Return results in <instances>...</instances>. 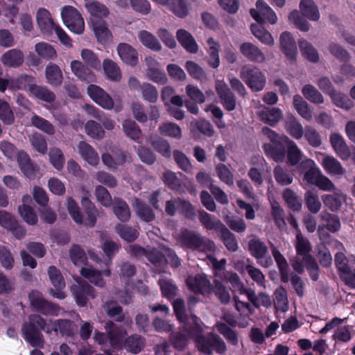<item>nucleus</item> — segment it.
<instances>
[{"label":"nucleus","mask_w":355,"mask_h":355,"mask_svg":"<svg viewBox=\"0 0 355 355\" xmlns=\"http://www.w3.org/2000/svg\"><path fill=\"white\" fill-rule=\"evenodd\" d=\"M272 253L274 259L280 270V272L282 274V279L284 282H287L288 280V266L286 259L279 252V250H277L275 247H272Z\"/></svg>","instance_id":"nucleus-60"},{"label":"nucleus","mask_w":355,"mask_h":355,"mask_svg":"<svg viewBox=\"0 0 355 355\" xmlns=\"http://www.w3.org/2000/svg\"><path fill=\"white\" fill-rule=\"evenodd\" d=\"M285 129L286 132L295 139H300L303 137V127L294 117H290L286 119Z\"/></svg>","instance_id":"nucleus-50"},{"label":"nucleus","mask_w":355,"mask_h":355,"mask_svg":"<svg viewBox=\"0 0 355 355\" xmlns=\"http://www.w3.org/2000/svg\"><path fill=\"white\" fill-rule=\"evenodd\" d=\"M113 211L117 218L121 221H127L130 217L128 206L123 200H114Z\"/></svg>","instance_id":"nucleus-56"},{"label":"nucleus","mask_w":355,"mask_h":355,"mask_svg":"<svg viewBox=\"0 0 355 355\" xmlns=\"http://www.w3.org/2000/svg\"><path fill=\"white\" fill-rule=\"evenodd\" d=\"M32 201L30 196H24L22 198V205L19 207V213L23 220L29 225H34L37 221V217L28 204Z\"/></svg>","instance_id":"nucleus-37"},{"label":"nucleus","mask_w":355,"mask_h":355,"mask_svg":"<svg viewBox=\"0 0 355 355\" xmlns=\"http://www.w3.org/2000/svg\"><path fill=\"white\" fill-rule=\"evenodd\" d=\"M293 245L296 250V257L292 261L293 269L297 272H302L304 267L309 271L313 280L318 277V266L310 252L312 250L309 241L302 235L300 230L296 232Z\"/></svg>","instance_id":"nucleus-3"},{"label":"nucleus","mask_w":355,"mask_h":355,"mask_svg":"<svg viewBox=\"0 0 355 355\" xmlns=\"http://www.w3.org/2000/svg\"><path fill=\"white\" fill-rule=\"evenodd\" d=\"M240 77L254 92L261 91L265 87V75L259 69L252 65L246 64L242 67L240 72Z\"/></svg>","instance_id":"nucleus-10"},{"label":"nucleus","mask_w":355,"mask_h":355,"mask_svg":"<svg viewBox=\"0 0 355 355\" xmlns=\"http://www.w3.org/2000/svg\"><path fill=\"white\" fill-rule=\"evenodd\" d=\"M35 51L40 57L46 60H51L56 57V51L55 49L46 42H39L36 44Z\"/></svg>","instance_id":"nucleus-59"},{"label":"nucleus","mask_w":355,"mask_h":355,"mask_svg":"<svg viewBox=\"0 0 355 355\" xmlns=\"http://www.w3.org/2000/svg\"><path fill=\"white\" fill-rule=\"evenodd\" d=\"M176 210L180 211L187 216H191L193 215V209L189 202L182 200L167 201L166 211L170 215H173Z\"/></svg>","instance_id":"nucleus-41"},{"label":"nucleus","mask_w":355,"mask_h":355,"mask_svg":"<svg viewBox=\"0 0 355 355\" xmlns=\"http://www.w3.org/2000/svg\"><path fill=\"white\" fill-rule=\"evenodd\" d=\"M202 330H204L203 324ZM202 331H203L198 332L197 329H196L191 334V336L195 338L196 345L199 351L208 355L212 354L213 349L219 354H223L226 352V344L220 337L214 333H210L208 334L207 337H205L201 335Z\"/></svg>","instance_id":"nucleus-7"},{"label":"nucleus","mask_w":355,"mask_h":355,"mask_svg":"<svg viewBox=\"0 0 355 355\" xmlns=\"http://www.w3.org/2000/svg\"><path fill=\"white\" fill-rule=\"evenodd\" d=\"M245 295L248 300L251 301L256 307L262 306L266 308H268L272 304L270 296L263 293H260L257 296H256L253 291L248 290V291H245Z\"/></svg>","instance_id":"nucleus-51"},{"label":"nucleus","mask_w":355,"mask_h":355,"mask_svg":"<svg viewBox=\"0 0 355 355\" xmlns=\"http://www.w3.org/2000/svg\"><path fill=\"white\" fill-rule=\"evenodd\" d=\"M103 68L108 79L112 81H119L121 79L120 68L113 60L105 59L103 62Z\"/></svg>","instance_id":"nucleus-47"},{"label":"nucleus","mask_w":355,"mask_h":355,"mask_svg":"<svg viewBox=\"0 0 355 355\" xmlns=\"http://www.w3.org/2000/svg\"><path fill=\"white\" fill-rule=\"evenodd\" d=\"M239 51L245 58L252 62L263 63L266 61L265 54L257 46L251 42L242 43L239 46Z\"/></svg>","instance_id":"nucleus-24"},{"label":"nucleus","mask_w":355,"mask_h":355,"mask_svg":"<svg viewBox=\"0 0 355 355\" xmlns=\"http://www.w3.org/2000/svg\"><path fill=\"white\" fill-rule=\"evenodd\" d=\"M49 159L51 164L57 170L63 168L65 158L62 151L58 148H52L49 153Z\"/></svg>","instance_id":"nucleus-53"},{"label":"nucleus","mask_w":355,"mask_h":355,"mask_svg":"<svg viewBox=\"0 0 355 355\" xmlns=\"http://www.w3.org/2000/svg\"><path fill=\"white\" fill-rule=\"evenodd\" d=\"M293 106L297 113L304 119L310 121L312 119V112L308 103L300 95L293 96Z\"/></svg>","instance_id":"nucleus-48"},{"label":"nucleus","mask_w":355,"mask_h":355,"mask_svg":"<svg viewBox=\"0 0 355 355\" xmlns=\"http://www.w3.org/2000/svg\"><path fill=\"white\" fill-rule=\"evenodd\" d=\"M251 31L252 34L257 37L262 44L268 46H273L275 40L270 32L266 31L260 24H252Z\"/></svg>","instance_id":"nucleus-45"},{"label":"nucleus","mask_w":355,"mask_h":355,"mask_svg":"<svg viewBox=\"0 0 355 355\" xmlns=\"http://www.w3.org/2000/svg\"><path fill=\"white\" fill-rule=\"evenodd\" d=\"M215 328L225 337L229 343L234 346L238 345L239 338L237 334L227 324L218 322L215 325Z\"/></svg>","instance_id":"nucleus-55"},{"label":"nucleus","mask_w":355,"mask_h":355,"mask_svg":"<svg viewBox=\"0 0 355 355\" xmlns=\"http://www.w3.org/2000/svg\"><path fill=\"white\" fill-rule=\"evenodd\" d=\"M85 132L93 139H101L105 135L102 126L97 122L90 120L85 125Z\"/></svg>","instance_id":"nucleus-62"},{"label":"nucleus","mask_w":355,"mask_h":355,"mask_svg":"<svg viewBox=\"0 0 355 355\" xmlns=\"http://www.w3.org/2000/svg\"><path fill=\"white\" fill-rule=\"evenodd\" d=\"M35 79L31 76L22 75L17 78H0V91L3 92L6 89H24L28 92L35 85Z\"/></svg>","instance_id":"nucleus-16"},{"label":"nucleus","mask_w":355,"mask_h":355,"mask_svg":"<svg viewBox=\"0 0 355 355\" xmlns=\"http://www.w3.org/2000/svg\"><path fill=\"white\" fill-rule=\"evenodd\" d=\"M41 329L47 333L59 331L62 334L69 335L72 333L73 324L70 321L63 320L46 322L40 315H33L23 327L24 339L33 347H42L44 342L40 331Z\"/></svg>","instance_id":"nucleus-1"},{"label":"nucleus","mask_w":355,"mask_h":355,"mask_svg":"<svg viewBox=\"0 0 355 355\" xmlns=\"http://www.w3.org/2000/svg\"><path fill=\"white\" fill-rule=\"evenodd\" d=\"M81 157L89 165L96 166L99 164V156L95 149L88 143L81 141L77 146Z\"/></svg>","instance_id":"nucleus-30"},{"label":"nucleus","mask_w":355,"mask_h":355,"mask_svg":"<svg viewBox=\"0 0 355 355\" xmlns=\"http://www.w3.org/2000/svg\"><path fill=\"white\" fill-rule=\"evenodd\" d=\"M76 284L71 286V290L79 306H83L87 304L88 297H94V289L86 282L76 279Z\"/></svg>","instance_id":"nucleus-21"},{"label":"nucleus","mask_w":355,"mask_h":355,"mask_svg":"<svg viewBox=\"0 0 355 355\" xmlns=\"http://www.w3.org/2000/svg\"><path fill=\"white\" fill-rule=\"evenodd\" d=\"M186 282L188 288L195 293L205 295L211 291L209 282L204 275L190 276L187 279Z\"/></svg>","instance_id":"nucleus-27"},{"label":"nucleus","mask_w":355,"mask_h":355,"mask_svg":"<svg viewBox=\"0 0 355 355\" xmlns=\"http://www.w3.org/2000/svg\"><path fill=\"white\" fill-rule=\"evenodd\" d=\"M300 166L303 168H307V171L304 175V180L309 184H314L322 174V171L317 166L315 162L311 159H306L303 160Z\"/></svg>","instance_id":"nucleus-33"},{"label":"nucleus","mask_w":355,"mask_h":355,"mask_svg":"<svg viewBox=\"0 0 355 355\" xmlns=\"http://www.w3.org/2000/svg\"><path fill=\"white\" fill-rule=\"evenodd\" d=\"M87 11L90 15L89 23L92 21H103L102 19L106 18L110 14L108 8L103 3L96 1L92 0L84 4Z\"/></svg>","instance_id":"nucleus-25"},{"label":"nucleus","mask_w":355,"mask_h":355,"mask_svg":"<svg viewBox=\"0 0 355 355\" xmlns=\"http://www.w3.org/2000/svg\"><path fill=\"white\" fill-rule=\"evenodd\" d=\"M248 245L251 254L258 260L260 265L268 268L272 264V259L265 257L268 252V248L262 241L253 239L249 241Z\"/></svg>","instance_id":"nucleus-23"},{"label":"nucleus","mask_w":355,"mask_h":355,"mask_svg":"<svg viewBox=\"0 0 355 355\" xmlns=\"http://www.w3.org/2000/svg\"><path fill=\"white\" fill-rule=\"evenodd\" d=\"M45 76L47 83L53 86H58L62 82V72L60 68L54 63H49L46 65Z\"/></svg>","instance_id":"nucleus-43"},{"label":"nucleus","mask_w":355,"mask_h":355,"mask_svg":"<svg viewBox=\"0 0 355 355\" xmlns=\"http://www.w3.org/2000/svg\"><path fill=\"white\" fill-rule=\"evenodd\" d=\"M117 53L121 60L130 66H135L138 62L137 50L127 43H120L116 48Z\"/></svg>","instance_id":"nucleus-29"},{"label":"nucleus","mask_w":355,"mask_h":355,"mask_svg":"<svg viewBox=\"0 0 355 355\" xmlns=\"http://www.w3.org/2000/svg\"><path fill=\"white\" fill-rule=\"evenodd\" d=\"M299 8L302 16L297 10H294L289 13L288 21L299 30L306 32L311 25L304 17L313 21H318L320 17L319 8L313 0H300Z\"/></svg>","instance_id":"nucleus-5"},{"label":"nucleus","mask_w":355,"mask_h":355,"mask_svg":"<svg viewBox=\"0 0 355 355\" xmlns=\"http://www.w3.org/2000/svg\"><path fill=\"white\" fill-rule=\"evenodd\" d=\"M279 44L281 50L286 57L291 60H295L297 54V49L295 39L289 32L284 31L281 33Z\"/></svg>","instance_id":"nucleus-26"},{"label":"nucleus","mask_w":355,"mask_h":355,"mask_svg":"<svg viewBox=\"0 0 355 355\" xmlns=\"http://www.w3.org/2000/svg\"><path fill=\"white\" fill-rule=\"evenodd\" d=\"M130 250L132 253L136 256L146 254L148 259L154 264L168 263L173 267H178L180 264L178 257L168 248H162L161 251L153 250L148 252L137 246H131Z\"/></svg>","instance_id":"nucleus-9"},{"label":"nucleus","mask_w":355,"mask_h":355,"mask_svg":"<svg viewBox=\"0 0 355 355\" xmlns=\"http://www.w3.org/2000/svg\"><path fill=\"white\" fill-rule=\"evenodd\" d=\"M1 61L7 67H17L23 63L24 54L20 50L11 49L2 55Z\"/></svg>","instance_id":"nucleus-42"},{"label":"nucleus","mask_w":355,"mask_h":355,"mask_svg":"<svg viewBox=\"0 0 355 355\" xmlns=\"http://www.w3.org/2000/svg\"><path fill=\"white\" fill-rule=\"evenodd\" d=\"M87 94L92 101L105 110H110L114 107L116 112H119L121 110V105L116 104L114 107L112 98L104 89L97 85H90L88 86Z\"/></svg>","instance_id":"nucleus-14"},{"label":"nucleus","mask_w":355,"mask_h":355,"mask_svg":"<svg viewBox=\"0 0 355 355\" xmlns=\"http://www.w3.org/2000/svg\"><path fill=\"white\" fill-rule=\"evenodd\" d=\"M17 159L21 172L29 178H33L35 176V168L28 155L24 152H19L17 155Z\"/></svg>","instance_id":"nucleus-46"},{"label":"nucleus","mask_w":355,"mask_h":355,"mask_svg":"<svg viewBox=\"0 0 355 355\" xmlns=\"http://www.w3.org/2000/svg\"><path fill=\"white\" fill-rule=\"evenodd\" d=\"M181 245L186 248L198 249L206 252L214 250L215 245L209 240H205L198 234L184 231L180 237Z\"/></svg>","instance_id":"nucleus-12"},{"label":"nucleus","mask_w":355,"mask_h":355,"mask_svg":"<svg viewBox=\"0 0 355 355\" xmlns=\"http://www.w3.org/2000/svg\"><path fill=\"white\" fill-rule=\"evenodd\" d=\"M274 306L276 311L286 312L288 309L287 293L284 288L280 287L274 293Z\"/></svg>","instance_id":"nucleus-49"},{"label":"nucleus","mask_w":355,"mask_h":355,"mask_svg":"<svg viewBox=\"0 0 355 355\" xmlns=\"http://www.w3.org/2000/svg\"><path fill=\"white\" fill-rule=\"evenodd\" d=\"M262 132L271 141V144H265L263 149L268 157L276 162H282L284 159V150L281 146L284 143L287 147V159L288 163L296 165L302 158L303 153L296 144L288 137H280L268 128H263Z\"/></svg>","instance_id":"nucleus-2"},{"label":"nucleus","mask_w":355,"mask_h":355,"mask_svg":"<svg viewBox=\"0 0 355 355\" xmlns=\"http://www.w3.org/2000/svg\"><path fill=\"white\" fill-rule=\"evenodd\" d=\"M145 63L146 65V76L149 80L160 85L166 83L168 78L162 69L159 62L154 57H146Z\"/></svg>","instance_id":"nucleus-19"},{"label":"nucleus","mask_w":355,"mask_h":355,"mask_svg":"<svg viewBox=\"0 0 355 355\" xmlns=\"http://www.w3.org/2000/svg\"><path fill=\"white\" fill-rule=\"evenodd\" d=\"M48 275L51 283L55 288V290L50 291L51 295L58 299H64L66 294L62 290L65 287V282L61 272L55 266H50L48 269Z\"/></svg>","instance_id":"nucleus-22"},{"label":"nucleus","mask_w":355,"mask_h":355,"mask_svg":"<svg viewBox=\"0 0 355 355\" xmlns=\"http://www.w3.org/2000/svg\"><path fill=\"white\" fill-rule=\"evenodd\" d=\"M321 199L324 205L332 211H338L345 200V196L341 192L336 191L332 194H324Z\"/></svg>","instance_id":"nucleus-40"},{"label":"nucleus","mask_w":355,"mask_h":355,"mask_svg":"<svg viewBox=\"0 0 355 355\" xmlns=\"http://www.w3.org/2000/svg\"><path fill=\"white\" fill-rule=\"evenodd\" d=\"M330 143L335 153L341 159L347 160L350 157V150L341 135L337 133L331 134Z\"/></svg>","instance_id":"nucleus-31"},{"label":"nucleus","mask_w":355,"mask_h":355,"mask_svg":"<svg viewBox=\"0 0 355 355\" xmlns=\"http://www.w3.org/2000/svg\"><path fill=\"white\" fill-rule=\"evenodd\" d=\"M315 159L320 163L324 171L333 176L340 177L345 173L341 164L333 156L327 155L321 152H315Z\"/></svg>","instance_id":"nucleus-18"},{"label":"nucleus","mask_w":355,"mask_h":355,"mask_svg":"<svg viewBox=\"0 0 355 355\" xmlns=\"http://www.w3.org/2000/svg\"><path fill=\"white\" fill-rule=\"evenodd\" d=\"M37 24L40 31L46 35L52 34L54 31L60 41L66 46L71 47V40L64 31L57 24L51 12L44 8L37 9L35 15Z\"/></svg>","instance_id":"nucleus-6"},{"label":"nucleus","mask_w":355,"mask_h":355,"mask_svg":"<svg viewBox=\"0 0 355 355\" xmlns=\"http://www.w3.org/2000/svg\"><path fill=\"white\" fill-rule=\"evenodd\" d=\"M304 96L312 103L320 104L324 102L322 95L311 85H306L302 88Z\"/></svg>","instance_id":"nucleus-64"},{"label":"nucleus","mask_w":355,"mask_h":355,"mask_svg":"<svg viewBox=\"0 0 355 355\" xmlns=\"http://www.w3.org/2000/svg\"><path fill=\"white\" fill-rule=\"evenodd\" d=\"M173 305L178 319L180 322L186 323L188 327L191 329L190 335L196 329L198 332L202 331V323L199 318L193 315L189 317L184 315V302L182 300H175Z\"/></svg>","instance_id":"nucleus-17"},{"label":"nucleus","mask_w":355,"mask_h":355,"mask_svg":"<svg viewBox=\"0 0 355 355\" xmlns=\"http://www.w3.org/2000/svg\"><path fill=\"white\" fill-rule=\"evenodd\" d=\"M258 114L263 123L270 125H276L282 118V111L278 108H264Z\"/></svg>","instance_id":"nucleus-44"},{"label":"nucleus","mask_w":355,"mask_h":355,"mask_svg":"<svg viewBox=\"0 0 355 355\" xmlns=\"http://www.w3.org/2000/svg\"><path fill=\"white\" fill-rule=\"evenodd\" d=\"M304 200L308 209L313 214L318 213L321 207L322 204L316 193L311 191H307L304 195Z\"/></svg>","instance_id":"nucleus-61"},{"label":"nucleus","mask_w":355,"mask_h":355,"mask_svg":"<svg viewBox=\"0 0 355 355\" xmlns=\"http://www.w3.org/2000/svg\"><path fill=\"white\" fill-rule=\"evenodd\" d=\"M30 96H35L46 102H52L55 99L54 94L48 89L34 85L31 88Z\"/></svg>","instance_id":"nucleus-58"},{"label":"nucleus","mask_w":355,"mask_h":355,"mask_svg":"<svg viewBox=\"0 0 355 355\" xmlns=\"http://www.w3.org/2000/svg\"><path fill=\"white\" fill-rule=\"evenodd\" d=\"M176 37L180 44L189 52L194 53L198 50V46L193 37L186 30L179 29Z\"/></svg>","instance_id":"nucleus-38"},{"label":"nucleus","mask_w":355,"mask_h":355,"mask_svg":"<svg viewBox=\"0 0 355 355\" xmlns=\"http://www.w3.org/2000/svg\"><path fill=\"white\" fill-rule=\"evenodd\" d=\"M125 134L132 140L140 142L141 132L137 123L131 120H125L123 123Z\"/></svg>","instance_id":"nucleus-54"},{"label":"nucleus","mask_w":355,"mask_h":355,"mask_svg":"<svg viewBox=\"0 0 355 355\" xmlns=\"http://www.w3.org/2000/svg\"><path fill=\"white\" fill-rule=\"evenodd\" d=\"M270 168L261 156H254L250 160V168L248 176L252 182L257 184L263 182L270 176Z\"/></svg>","instance_id":"nucleus-13"},{"label":"nucleus","mask_w":355,"mask_h":355,"mask_svg":"<svg viewBox=\"0 0 355 355\" xmlns=\"http://www.w3.org/2000/svg\"><path fill=\"white\" fill-rule=\"evenodd\" d=\"M137 37L139 41L145 47L155 51H159L162 49V45L157 38L151 33L142 30L138 32Z\"/></svg>","instance_id":"nucleus-39"},{"label":"nucleus","mask_w":355,"mask_h":355,"mask_svg":"<svg viewBox=\"0 0 355 355\" xmlns=\"http://www.w3.org/2000/svg\"><path fill=\"white\" fill-rule=\"evenodd\" d=\"M72 73L80 80L93 82L96 79L94 72L79 60H73L70 64Z\"/></svg>","instance_id":"nucleus-32"},{"label":"nucleus","mask_w":355,"mask_h":355,"mask_svg":"<svg viewBox=\"0 0 355 355\" xmlns=\"http://www.w3.org/2000/svg\"><path fill=\"white\" fill-rule=\"evenodd\" d=\"M80 273L96 286L103 287L105 282L102 276L109 277L110 275V270L106 269L102 272H98L91 267H85L81 269Z\"/></svg>","instance_id":"nucleus-34"},{"label":"nucleus","mask_w":355,"mask_h":355,"mask_svg":"<svg viewBox=\"0 0 355 355\" xmlns=\"http://www.w3.org/2000/svg\"><path fill=\"white\" fill-rule=\"evenodd\" d=\"M80 189L83 193L81 205L85 209L87 216L85 218L83 216L77 202L71 197L67 198L66 207L70 216L77 224L93 227L96 222L98 211L89 200V191L85 187H81Z\"/></svg>","instance_id":"nucleus-4"},{"label":"nucleus","mask_w":355,"mask_h":355,"mask_svg":"<svg viewBox=\"0 0 355 355\" xmlns=\"http://www.w3.org/2000/svg\"><path fill=\"white\" fill-rule=\"evenodd\" d=\"M115 231L121 239L128 242L135 241L139 235L137 229L126 225L118 224L115 227Z\"/></svg>","instance_id":"nucleus-52"},{"label":"nucleus","mask_w":355,"mask_h":355,"mask_svg":"<svg viewBox=\"0 0 355 355\" xmlns=\"http://www.w3.org/2000/svg\"><path fill=\"white\" fill-rule=\"evenodd\" d=\"M299 46L302 55L305 58L313 62H316L319 60V55L316 49L307 41H300Z\"/></svg>","instance_id":"nucleus-57"},{"label":"nucleus","mask_w":355,"mask_h":355,"mask_svg":"<svg viewBox=\"0 0 355 355\" xmlns=\"http://www.w3.org/2000/svg\"><path fill=\"white\" fill-rule=\"evenodd\" d=\"M161 135L176 139H180L182 135L179 125L174 123H164L159 127Z\"/></svg>","instance_id":"nucleus-63"},{"label":"nucleus","mask_w":355,"mask_h":355,"mask_svg":"<svg viewBox=\"0 0 355 355\" xmlns=\"http://www.w3.org/2000/svg\"><path fill=\"white\" fill-rule=\"evenodd\" d=\"M105 329L107 336L96 331L94 334V340L102 347L107 346L108 343L113 347H121L127 335L126 331L116 327L110 321L105 323Z\"/></svg>","instance_id":"nucleus-8"},{"label":"nucleus","mask_w":355,"mask_h":355,"mask_svg":"<svg viewBox=\"0 0 355 355\" xmlns=\"http://www.w3.org/2000/svg\"><path fill=\"white\" fill-rule=\"evenodd\" d=\"M61 17L63 23L71 31L76 34H82L84 32L85 21L77 9L66 6L61 10Z\"/></svg>","instance_id":"nucleus-11"},{"label":"nucleus","mask_w":355,"mask_h":355,"mask_svg":"<svg viewBox=\"0 0 355 355\" xmlns=\"http://www.w3.org/2000/svg\"><path fill=\"white\" fill-rule=\"evenodd\" d=\"M216 90L225 109L232 111L235 109L236 101L227 85L223 80L216 82Z\"/></svg>","instance_id":"nucleus-28"},{"label":"nucleus","mask_w":355,"mask_h":355,"mask_svg":"<svg viewBox=\"0 0 355 355\" xmlns=\"http://www.w3.org/2000/svg\"><path fill=\"white\" fill-rule=\"evenodd\" d=\"M98 41L101 44H105L111 40L112 34L104 21H92L89 23Z\"/></svg>","instance_id":"nucleus-36"},{"label":"nucleus","mask_w":355,"mask_h":355,"mask_svg":"<svg viewBox=\"0 0 355 355\" xmlns=\"http://www.w3.org/2000/svg\"><path fill=\"white\" fill-rule=\"evenodd\" d=\"M252 17L259 24L268 22L275 24L277 21V16L273 10L263 0L256 2L255 8L250 10Z\"/></svg>","instance_id":"nucleus-15"},{"label":"nucleus","mask_w":355,"mask_h":355,"mask_svg":"<svg viewBox=\"0 0 355 355\" xmlns=\"http://www.w3.org/2000/svg\"><path fill=\"white\" fill-rule=\"evenodd\" d=\"M220 44L213 37H209L207 40L205 49L209 55L208 62L213 68H217L220 65Z\"/></svg>","instance_id":"nucleus-35"},{"label":"nucleus","mask_w":355,"mask_h":355,"mask_svg":"<svg viewBox=\"0 0 355 355\" xmlns=\"http://www.w3.org/2000/svg\"><path fill=\"white\" fill-rule=\"evenodd\" d=\"M31 304L37 310L46 314L58 315L60 311L58 306L49 303L44 300L42 294L33 291L29 294Z\"/></svg>","instance_id":"nucleus-20"}]
</instances>
